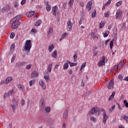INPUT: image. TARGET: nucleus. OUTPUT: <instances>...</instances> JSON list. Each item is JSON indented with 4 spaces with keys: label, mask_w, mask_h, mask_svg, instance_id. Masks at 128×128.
Returning a JSON list of instances; mask_svg holds the SVG:
<instances>
[{
    "label": "nucleus",
    "mask_w": 128,
    "mask_h": 128,
    "mask_svg": "<svg viewBox=\"0 0 128 128\" xmlns=\"http://www.w3.org/2000/svg\"><path fill=\"white\" fill-rule=\"evenodd\" d=\"M101 112H102V116H103V122L104 124H106V120L108 118V116L106 115V110L103 108H96V116H100V114H102Z\"/></svg>",
    "instance_id": "nucleus-1"
},
{
    "label": "nucleus",
    "mask_w": 128,
    "mask_h": 128,
    "mask_svg": "<svg viewBox=\"0 0 128 128\" xmlns=\"http://www.w3.org/2000/svg\"><path fill=\"white\" fill-rule=\"evenodd\" d=\"M32 46V40H26L24 46V50L27 52H30Z\"/></svg>",
    "instance_id": "nucleus-2"
},
{
    "label": "nucleus",
    "mask_w": 128,
    "mask_h": 128,
    "mask_svg": "<svg viewBox=\"0 0 128 128\" xmlns=\"http://www.w3.org/2000/svg\"><path fill=\"white\" fill-rule=\"evenodd\" d=\"M72 20L70 18H69L68 20V21L67 22V27H68V30L69 32H70L72 30Z\"/></svg>",
    "instance_id": "nucleus-3"
},
{
    "label": "nucleus",
    "mask_w": 128,
    "mask_h": 128,
    "mask_svg": "<svg viewBox=\"0 0 128 128\" xmlns=\"http://www.w3.org/2000/svg\"><path fill=\"white\" fill-rule=\"evenodd\" d=\"M20 22H14L13 21V23L12 24V30H16V28H18V26H20Z\"/></svg>",
    "instance_id": "nucleus-4"
},
{
    "label": "nucleus",
    "mask_w": 128,
    "mask_h": 128,
    "mask_svg": "<svg viewBox=\"0 0 128 128\" xmlns=\"http://www.w3.org/2000/svg\"><path fill=\"white\" fill-rule=\"evenodd\" d=\"M105 60H106V56H103L102 60H100V62H98V66L100 67V66H104V64H106Z\"/></svg>",
    "instance_id": "nucleus-5"
},
{
    "label": "nucleus",
    "mask_w": 128,
    "mask_h": 128,
    "mask_svg": "<svg viewBox=\"0 0 128 128\" xmlns=\"http://www.w3.org/2000/svg\"><path fill=\"white\" fill-rule=\"evenodd\" d=\"M92 1H89L86 5V8L88 9V12L92 10Z\"/></svg>",
    "instance_id": "nucleus-6"
},
{
    "label": "nucleus",
    "mask_w": 128,
    "mask_h": 128,
    "mask_svg": "<svg viewBox=\"0 0 128 128\" xmlns=\"http://www.w3.org/2000/svg\"><path fill=\"white\" fill-rule=\"evenodd\" d=\"M38 84L40 86H42V88L44 90H46V84H44V82L42 80H40L38 82Z\"/></svg>",
    "instance_id": "nucleus-7"
},
{
    "label": "nucleus",
    "mask_w": 128,
    "mask_h": 128,
    "mask_svg": "<svg viewBox=\"0 0 128 128\" xmlns=\"http://www.w3.org/2000/svg\"><path fill=\"white\" fill-rule=\"evenodd\" d=\"M58 6H54L52 8V14L53 16H56V14H58Z\"/></svg>",
    "instance_id": "nucleus-8"
},
{
    "label": "nucleus",
    "mask_w": 128,
    "mask_h": 128,
    "mask_svg": "<svg viewBox=\"0 0 128 128\" xmlns=\"http://www.w3.org/2000/svg\"><path fill=\"white\" fill-rule=\"evenodd\" d=\"M114 79H112L109 82L108 88L109 90H112L114 88Z\"/></svg>",
    "instance_id": "nucleus-9"
},
{
    "label": "nucleus",
    "mask_w": 128,
    "mask_h": 128,
    "mask_svg": "<svg viewBox=\"0 0 128 128\" xmlns=\"http://www.w3.org/2000/svg\"><path fill=\"white\" fill-rule=\"evenodd\" d=\"M38 72L34 70L31 73V77L32 78H38Z\"/></svg>",
    "instance_id": "nucleus-10"
},
{
    "label": "nucleus",
    "mask_w": 128,
    "mask_h": 128,
    "mask_svg": "<svg viewBox=\"0 0 128 128\" xmlns=\"http://www.w3.org/2000/svg\"><path fill=\"white\" fill-rule=\"evenodd\" d=\"M124 62L123 60H121L120 64L116 66V68L117 70H118V68H124Z\"/></svg>",
    "instance_id": "nucleus-11"
},
{
    "label": "nucleus",
    "mask_w": 128,
    "mask_h": 128,
    "mask_svg": "<svg viewBox=\"0 0 128 128\" xmlns=\"http://www.w3.org/2000/svg\"><path fill=\"white\" fill-rule=\"evenodd\" d=\"M44 4H46V10L47 12H50V10H52V6L50 5L48 2L46 1L44 2Z\"/></svg>",
    "instance_id": "nucleus-12"
},
{
    "label": "nucleus",
    "mask_w": 128,
    "mask_h": 128,
    "mask_svg": "<svg viewBox=\"0 0 128 128\" xmlns=\"http://www.w3.org/2000/svg\"><path fill=\"white\" fill-rule=\"evenodd\" d=\"M68 114V109H66L63 113V118L64 120H66Z\"/></svg>",
    "instance_id": "nucleus-13"
},
{
    "label": "nucleus",
    "mask_w": 128,
    "mask_h": 128,
    "mask_svg": "<svg viewBox=\"0 0 128 128\" xmlns=\"http://www.w3.org/2000/svg\"><path fill=\"white\" fill-rule=\"evenodd\" d=\"M10 106V107L12 108V111L14 112H16V108H18V104L16 102H14V104H11Z\"/></svg>",
    "instance_id": "nucleus-14"
},
{
    "label": "nucleus",
    "mask_w": 128,
    "mask_h": 128,
    "mask_svg": "<svg viewBox=\"0 0 128 128\" xmlns=\"http://www.w3.org/2000/svg\"><path fill=\"white\" fill-rule=\"evenodd\" d=\"M5 80V84H8L12 80V76L8 77Z\"/></svg>",
    "instance_id": "nucleus-15"
},
{
    "label": "nucleus",
    "mask_w": 128,
    "mask_h": 128,
    "mask_svg": "<svg viewBox=\"0 0 128 128\" xmlns=\"http://www.w3.org/2000/svg\"><path fill=\"white\" fill-rule=\"evenodd\" d=\"M54 45L52 44H50L48 48V50L49 51V52H52V50H54Z\"/></svg>",
    "instance_id": "nucleus-16"
},
{
    "label": "nucleus",
    "mask_w": 128,
    "mask_h": 128,
    "mask_svg": "<svg viewBox=\"0 0 128 128\" xmlns=\"http://www.w3.org/2000/svg\"><path fill=\"white\" fill-rule=\"evenodd\" d=\"M22 16V15L17 16L12 19V20L13 22H18V20H20Z\"/></svg>",
    "instance_id": "nucleus-17"
},
{
    "label": "nucleus",
    "mask_w": 128,
    "mask_h": 128,
    "mask_svg": "<svg viewBox=\"0 0 128 128\" xmlns=\"http://www.w3.org/2000/svg\"><path fill=\"white\" fill-rule=\"evenodd\" d=\"M52 57L53 58H56V57L58 56V51L56 50H54L52 54Z\"/></svg>",
    "instance_id": "nucleus-18"
},
{
    "label": "nucleus",
    "mask_w": 128,
    "mask_h": 128,
    "mask_svg": "<svg viewBox=\"0 0 128 128\" xmlns=\"http://www.w3.org/2000/svg\"><path fill=\"white\" fill-rule=\"evenodd\" d=\"M14 94V90H10L8 94H4V98H6L7 96H11V94Z\"/></svg>",
    "instance_id": "nucleus-19"
},
{
    "label": "nucleus",
    "mask_w": 128,
    "mask_h": 128,
    "mask_svg": "<svg viewBox=\"0 0 128 128\" xmlns=\"http://www.w3.org/2000/svg\"><path fill=\"white\" fill-rule=\"evenodd\" d=\"M34 14V12L33 11H30V12H28L26 14V16H28V18L30 16H32Z\"/></svg>",
    "instance_id": "nucleus-20"
},
{
    "label": "nucleus",
    "mask_w": 128,
    "mask_h": 128,
    "mask_svg": "<svg viewBox=\"0 0 128 128\" xmlns=\"http://www.w3.org/2000/svg\"><path fill=\"white\" fill-rule=\"evenodd\" d=\"M66 36H68V34H66V32L63 34L60 38V42H62V40H64V38H66Z\"/></svg>",
    "instance_id": "nucleus-21"
},
{
    "label": "nucleus",
    "mask_w": 128,
    "mask_h": 128,
    "mask_svg": "<svg viewBox=\"0 0 128 128\" xmlns=\"http://www.w3.org/2000/svg\"><path fill=\"white\" fill-rule=\"evenodd\" d=\"M96 108H92L90 112H89V114H96Z\"/></svg>",
    "instance_id": "nucleus-22"
},
{
    "label": "nucleus",
    "mask_w": 128,
    "mask_h": 128,
    "mask_svg": "<svg viewBox=\"0 0 128 128\" xmlns=\"http://www.w3.org/2000/svg\"><path fill=\"white\" fill-rule=\"evenodd\" d=\"M116 20H118L120 16V10H118L116 12Z\"/></svg>",
    "instance_id": "nucleus-23"
},
{
    "label": "nucleus",
    "mask_w": 128,
    "mask_h": 128,
    "mask_svg": "<svg viewBox=\"0 0 128 128\" xmlns=\"http://www.w3.org/2000/svg\"><path fill=\"white\" fill-rule=\"evenodd\" d=\"M45 106H46V104L44 103V101H42L41 102V104H40V110H44Z\"/></svg>",
    "instance_id": "nucleus-24"
},
{
    "label": "nucleus",
    "mask_w": 128,
    "mask_h": 128,
    "mask_svg": "<svg viewBox=\"0 0 128 128\" xmlns=\"http://www.w3.org/2000/svg\"><path fill=\"white\" fill-rule=\"evenodd\" d=\"M90 120H91V122H96V118L93 116H91L90 117Z\"/></svg>",
    "instance_id": "nucleus-25"
},
{
    "label": "nucleus",
    "mask_w": 128,
    "mask_h": 128,
    "mask_svg": "<svg viewBox=\"0 0 128 128\" xmlns=\"http://www.w3.org/2000/svg\"><path fill=\"white\" fill-rule=\"evenodd\" d=\"M50 106H47L44 109V112H47V114H48V112H50Z\"/></svg>",
    "instance_id": "nucleus-26"
},
{
    "label": "nucleus",
    "mask_w": 128,
    "mask_h": 128,
    "mask_svg": "<svg viewBox=\"0 0 128 128\" xmlns=\"http://www.w3.org/2000/svg\"><path fill=\"white\" fill-rule=\"evenodd\" d=\"M52 64H50L48 65V72H52Z\"/></svg>",
    "instance_id": "nucleus-27"
},
{
    "label": "nucleus",
    "mask_w": 128,
    "mask_h": 128,
    "mask_svg": "<svg viewBox=\"0 0 128 128\" xmlns=\"http://www.w3.org/2000/svg\"><path fill=\"white\" fill-rule=\"evenodd\" d=\"M44 78L45 80L48 82H50V76L48 74V75H45L44 76Z\"/></svg>",
    "instance_id": "nucleus-28"
},
{
    "label": "nucleus",
    "mask_w": 128,
    "mask_h": 128,
    "mask_svg": "<svg viewBox=\"0 0 128 128\" xmlns=\"http://www.w3.org/2000/svg\"><path fill=\"white\" fill-rule=\"evenodd\" d=\"M41 24H42V20H38L36 22V26H40Z\"/></svg>",
    "instance_id": "nucleus-29"
},
{
    "label": "nucleus",
    "mask_w": 128,
    "mask_h": 128,
    "mask_svg": "<svg viewBox=\"0 0 128 128\" xmlns=\"http://www.w3.org/2000/svg\"><path fill=\"white\" fill-rule=\"evenodd\" d=\"M63 68L64 70H68V64L64 63L63 66Z\"/></svg>",
    "instance_id": "nucleus-30"
},
{
    "label": "nucleus",
    "mask_w": 128,
    "mask_h": 128,
    "mask_svg": "<svg viewBox=\"0 0 128 128\" xmlns=\"http://www.w3.org/2000/svg\"><path fill=\"white\" fill-rule=\"evenodd\" d=\"M96 10H94V11L92 13V18H96Z\"/></svg>",
    "instance_id": "nucleus-31"
},
{
    "label": "nucleus",
    "mask_w": 128,
    "mask_h": 128,
    "mask_svg": "<svg viewBox=\"0 0 128 128\" xmlns=\"http://www.w3.org/2000/svg\"><path fill=\"white\" fill-rule=\"evenodd\" d=\"M114 39H112V40L110 42V50H112V46H114Z\"/></svg>",
    "instance_id": "nucleus-32"
},
{
    "label": "nucleus",
    "mask_w": 128,
    "mask_h": 128,
    "mask_svg": "<svg viewBox=\"0 0 128 128\" xmlns=\"http://www.w3.org/2000/svg\"><path fill=\"white\" fill-rule=\"evenodd\" d=\"M16 46L15 44H13L11 45L10 50V52H14V46Z\"/></svg>",
    "instance_id": "nucleus-33"
},
{
    "label": "nucleus",
    "mask_w": 128,
    "mask_h": 128,
    "mask_svg": "<svg viewBox=\"0 0 128 128\" xmlns=\"http://www.w3.org/2000/svg\"><path fill=\"white\" fill-rule=\"evenodd\" d=\"M109 34H110V31L106 30V32H105V33L104 34V38H108Z\"/></svg>",
    "instance_id": "nucleus-34"
},
{
    "label": "nucleus",
    "mask_w": 128,
    "mask_h": 128,
    "mask_svg": "<svg viewBox=\"0 0 128 128\" xmlns=\"http://www.w3.org/2000/svg\"><path fill=\"white\" fill-rule=\"evenodd\" d=\"M114 108H116V106L114 105L111 108L108 109V111L109 112H112Z\"/></svg>",
    "instance_id": "nucleus-35"
},
{
    "label": "nucleus",
    "mask_w": 128,
    "mask_h": 128,
    "mask_svg": "<svg viewBox=\"0 0 128 128\" xmlns=\"http://www.w3.org/2000/svg\"><path fill=\"white\" fill-rule=\"evenodd\" d=\"M104 26V22H101L100 24V28H102Z\"/></svg>",
    "instance_id": "nucleus-36"
},
{
    "label": "nucleus",
    "mask_w": 128,
    "mask_h": 128,
    "mask_svg": "<svg viewBox=\"0 0 128 128\" xmlns=\"http://www.w3.org/2000/svg\"><path fill=\"white\" fill-rule=\"evenodd\" d=\"M34 84V80H31L29 82V84L30 86H32V85Z\"/></svg>",
    "instance_id": "nucleus-37"
},
{
    "label": "nucleus",
    "mask_w": 128,
    "mask_h": 128,
    "mask_svg": "<svg viewBox=\"0 0 128 128\" xmlns=\"http://www.w3.org/2000/svg\"><path fill=\"white\" fill-rule=\"evenodd\" d=\"M38 30H36V29L32 28L31 30V34H36Z\"/></svg>",
    "instance_id": "nucleus-38"
},
{
    "label": "nucleus",
    "mask_w": 128,
    "mask_h": 128,
    "mask_svg": "<svg viewBox=\"0 0 128 128\" xmlns=\"http://www.w3.org/2000/svg\"><path fill=\"white\" fill-rule=\"evenodd\" d=\"M73 58H74V62H76L78 60V55L76 54H75L74 55Z\"/></svg>",
    "instance_id": "nucleus-39"
},
{
    "label": "nucleus",
    "mask_w": 128,
    "mask_h": 128,
    "mask_svg": "<svg viewBox=\"0 0 128 128\" xmlns=\"http://www.w3.org/2000/svg\"><path fill=\"white\" fill-rule=\"evenodd\" d=\"M14 60H16V55H14L12 58V60H11L12 64L13 62H14Z\"/></svg>",
    "instance_id": "nucleus-40"
},
{
    "label": "nucleus",
    "mask_w": 128,
    "mask_h": 128,
    "mask_svg": "<svg viewBox=\"0 0 128 128\" xmlns=\"http://www.w3.org/2000/svg\"><path fill=\"white\" fill-rule=\"evenodd\" d=\"M32 65L31 64H29L27 65L26 67V70H30L32 68Z\"/></svg>",
    "instance_id": "nucleus-41"
},
{
    "label": "nucleus",
    "mask_w": 128,
    "mask_h": 128,
    "mask_svg": "<svg viewBox=\"0 0 128 128\" xmlns=\"http://www.w3.org/2000/svg\"><path fill=\"white\" fill-rule=\"evenodd\" d=\"M124 120H126V122H127V124H128V116L124 115Z\"/></svg>",
    "instance_id": "nucleus-42"
},
{
    "label": "nucleus",
    "mask_w": 128,
    "mask_h": 128,
    "mask_svg": "<svg viewBox=\"0 0 128 128\" xmlns=\"http://www.w3.org/2000/svg\"><path fill=\"white\" fill-rule=\"evenodd\" d=\"M52 34V28H50V29H49V31L48 32V34L49 36H50V34Z\"/></svg>",
    "instance_id": "nucleus-43"
},
{
    "label": "nucleus",
    "mask_w": 128,
    "mask_h": 128,
    "mask_svg": "<svg viewBox=\"0 0 128 128\" xmlns=\"http://www.w3.org/2000/svg\"><path fill=\"white\" fill-rule=\"evenodd\" d=\"M15 36H16V34H14V32H12L11 34H10V38H14Z\"/></svg>",
    "instance_id": "nucleus-44"
},
{
    "label": "nucleus",
    "mask_w": 128,
    "mask_h": 128,
    "mask_svg": "<svg viewBox=\"0 0 128 128\" xmlns=\"http://www.w3.org/2000/svg\"><path fill=\"white\" fill-rule=\"evenodd\" d=\"M78 66V63L72 62L70 64V66Z\"/></svg>",
    "instance_id": "nucleus-45"
},
{
    "label": "nucleus",
    "mask_w": 128,
    "mask_h": 128,
    "mask_svg": "<svg viewBox=\"0 0 128 128\" xmlns=\"http://www.w3.org/2000/svg\"><path fill=\"white\" fill-rule=\"evenodd\" d=\"M8 8L6 7H4L2 9V12H6Z\"/></svg>",
    "instance_id": "nucleus-46"
},
{
    "label": "nucleus",
    "mask_w": 128,
    "mask_h": 128,
    "mask_svg": "<svg viewBox=\"0 0 128 128\" xmlns=\"http://www.w3.org/2000/svg\"><path fill=\"white\" fill-rule=\"evenodd\" d=\"M86 62H84L82 64V66L80 67V70L86 67Z\"/></svg>",
    "instance_id": "nucleus-47"
},
{
    "label": "nucleus",
    "mask_w": 128,
    "mask_h": 128,
    "mask_svg": "<svg viewBox=\"0 0 128 128\" xmlns=\"http://www.w3.org/2000/svg\"><path fill=\"white\" fill-rule=\"evenodd\" d=\"M18 88L20 90H24V86L22 85H20Z\"/></svg>",
    "instance_id": "nucleus-48"
},
{
    "label": "nucleus",
    "mask_w": 128,
    "mask_h": 128,
    "mask_svg": "<svg viewBox=\"0 0 128 128\" xmlns=\"http://www.w3.org/2000/svg\"><path fill=\"white\" fill-rule=\"evenodd\" d=\"M124 104L126 108H128V102H126V100H124Z\"/></svg>",
    "instance_id": "nucleus-49"
},
{
    "label": "nucleus",
    "mask_w": 128,
    "mask_h": 128,
    "mask_svg": "<svg viewBox=\"0 0 128 128\" xmlns=\"http://www.w3.org/2000/svg\"><path fill=\"white\" fill-rule=\"evenodd\" d=\"M122 1H119L116 4V6H122Z\"/></svg>",
    "instance_id": "nucleus-50"
},
{
    "label": "nucleus",
    "mask_w": 128,
    "mask_h": 128,
    "mask_svg": "<svg viewBox=\"0 0 128 128\" xmlns=\"http://www.w3.org/2000/svg\"><path fill=\"white\" fill-rule=\"evenodd\" d=\"M68 4L70 6H72V4H74V0H70Z\"/></svg>",
    "instance_id": "nucleus-51"
},
{
    "label": "nucleus",
    "mask_w": 128,
    "mask_h": 128,
    "mask_svg": "<svg viewBox=\"0 0 128 128\" xmlns=\"http://www.w3.org/2000/svg\"><path fill=\"white\" fill-rule=\"evenodd\" d=\"M96 34L94 32L91 33V36L93 38H96V36H95Z\"/></svg>",
    "instance_id": "nucleus-52"
},
{
    "label": "nucleus",
    "mask_w": 128,
    "mask_h": 128,
    "mask_svg": "<svg viewBox=\"0 0 128 128\" xmlns=\"http://www.w3.org/2000/svg\"><path fill=\"white\" fill-rule=\"evenodd\" d=\"M104 16L105 18H108L110 16V14H108V12H107L104 14Z\"/></svg>",
    "instance_id": "nucleus-53"
},
{
    "label": "nucleus",
    "mask_w": 128,
    "mask_h": 128,
    "mask_svg": "<svg viewBox=\"0 0 128 128\" xmlns=\"http://www.w3.org/2000/svg\"><path fill=\"white\" fill-rule=\"evenodd\" d=\"M112 2V0H108L106 4V6H108V4H110V3Z\"/></svg>",
    "instance_id": "nucleus-54"
},
{
    "label": "nucleus",
    "mask_w": 128,
    "mask_h": 128,
    "mask_svg": "<svg viewBox=\"0 0 128 128\" xmlns=\"http://www.w3.org/2000/svg\"><path fill=\"white\" fill-rule=\"evenodd\" d=\"M14 8H18V3L15 2L14 4Z\"/></svg>",
    "instance_id": "nucleus-55"
},
{
    "label": "nucleus",
    "mask_w": 128,
    "mask_h": 128,
    "mask_svg": "<svg viewBox=\"0 0 128 128\" xmlns=\"http://www.w3.org/2000/svg\"><path fill=\"white\" fill-rule=\"evenodd\" d=\"M80 6H82V8H84V2H80Z\"/></svg>",
    "instance_id": "nucleus-56"
},
{
    "label": "nucleus",
    "mask_w": 128,
    "mask_h": 128,
    "mask_svg": "<svg viewBox=\"0 0 128 128\" xmlns=\"http://www.w3.org/2000/svg\"><path fill=\"white\" fill-rule=\"evenodd\" d=\"M25 104H26V101L22 99V106H24Z\"/></svg>",
    "instance_id": "nucleus-57"
},
{
    "label": "nucleus",
    "mask_w": 128,
    "mask_h": 128,
    "mask_svg": "<svg viewBox=\"0 0 128 128\" xmlns=\"http://www.w3.org/2000/svg\"><path fill=\"white\" fill-rule=\"evenodd\" d=\"M4 84H6V81L4 80H3L0 82V86Z\"/></svg>",
    "instance_id": "nucleus-58"
},
{
    "label": "nucleus",
    "mask_w": 128,
    "mask_h": 128,
    "mask_svg": "<svg viewBox=\"0 0 128 128\" xmlns=\"http://www.w3.org/2000/svg\"><path fill=\"white\" fill-rule=\"evenodd\" d=\"M22 6H24L26 4V0H22L20 2Z\"/></svg>",
    "instance_id": "nucleus-59"
},
{
    "label": "nucleus",
    "mask_w": 128,
    "mask_h": 128,
    "mask_svg": "<svg viewBox=\"0 0 128 128\" xmlns=\"http://www.w3.org/2000/svg\"><path fill=\"white\" fill-rule=\"evenodd\" d=\"M118 78H119V80H122L123 78V77H122V75H119L118 76Z\"/></svg>",
    "instance_id": "nucleus-60"
},
{
    "label": "nucleus",
    "mask_w": 128,
    "mask_h": 128,
    "mask_svg": "<svg viewBox=\"0 0 128 128\" xmlns=\"http://www.w3.org/2000/svg\"><path fill=\"white\" fill-rule=\"evenodd\" d=\"M108 42H110V39H108V40H106L104 42V44L106 46V44H108Z\"/></svg>",
    "instance_id": "nucleus-61"
},
{
    "label": "nucleus",
    "mask_w": 128,
    "mask_h": 128,
    "mask_svg": "<svg viewBox=\"0 0 128 128\" xmlns=\"http://www.w3.org/2000/svg\"><path fill=\"white\" fill-rule=\"evenodd\" d=\"M92 92V91H88L86 92V96H90V94Z\"/></svg>",
    "instance_id": "nucleus-62"
},
{
    "label": "nucleus",
    "mask_w": 128,
    "mask_h": 128,
    "mask_svg": "<svg viewBox=\"0 0 128 128\" xmlns=\"http://www.w3.org/2000/svg\"><path fill=\"white\" fill-rule=\"evenodd\" d=\"M112 98H114V96H112V95H110V97L108 98V100H112Z\"/></svg>",
    "instance_id": "nucleus-63"
},
{
    "label": "nucleus",
    "mask_w": 128,
    "mask_h": 128,
    "mask_svg": "<svg viewBox=\"0 0 128 128\" xmlns=\"http://www.w3.org/2000/svg\"><path fill=\"white\" fill-rule=\"evenodd\" d=\"M124 80H126V82H128V76L125 77Z\"/></svg>",
    "instance_id": "nucleus-64"
}]
</instances>
